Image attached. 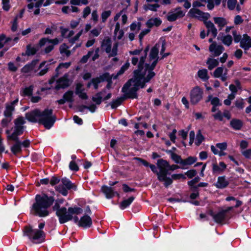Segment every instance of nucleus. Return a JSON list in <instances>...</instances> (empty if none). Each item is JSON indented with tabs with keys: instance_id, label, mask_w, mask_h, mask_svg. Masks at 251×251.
Here are the masks:
<instances>
[{
	"instance_id": "1",
	"label": "nucleus",
	"mask_w": 251,
	"mask_h": 251,
	"mask_svg": "<svg viewBox=\"0 0 251 251\" xmlns=\"http://www.w3.org/2000/svg\"><path fill=\"white\" fill-rule=\"evenodd\" d=\"M160 45L156 44L150 50L149 56L147 53L149 46H147L142 52V50L130 51L129 54L133 55H140V57L133 56L131 63L136 65L138 62V68L133 72V76L123 86L122 91L126 97L131 99L137 98V92L140 88H144L146 83L149 82L155 76L153 71L156 65L159 57Z\"/></svg>"
},
{
	"instance_id": "2",
	"label": "nucleus",
	"mask_w": 251,
	"mask_h": 251,
	"mask_svg": "<svg viewBox=\"0 0 251 251\" xmlns=\"http://www.w3.org/2000/svg\"><path fill=\"white\" fill-rule=\"evenodd\" d=\"M26 119L33 123L38 122L47 129L52 127L56 121L55 116L53 115L51 109H45L43 111L35 109L25 114Z\"/></svg>"
},
{
	"instance_id": "3",
	"label": "nucleus",
	"mask_w": 251,
	"mask_h": 251,
	"mask_svg": "<svg viewBox=\"0 0 251 251\" xmlns=\"http://www.w3.org/2000/svg\"><path fill=\"white\" fill-rule=\"evenodd\" d=\"M54 201V199L52 196H48L45 194L37 195L34 202L31 208V213L39 217H46L49 214L48 208Z\"/></svg>"
},
{
	"instance_id": "4",
	"label": "nucleus",
	"mask_w": 251,
	"mask_h": 251,
	"mask_svg": "<svg viewBox=\"0 0 251 251\" xmlns=\"http://www.w3.org/2000/svg\"><path fill=\"white\" fill-rule=\"evenodd\" d=\"M63 201V199L56 200L52 207V209L56 212V215L58 217L60 224H64L72 220L73 215H78L82 212V209L77 207H69L68 210L66 207H60V204H62Z\"/></svg>"
},
{
	"instance_id": "5",
	"label": "nucleus",
	"mask_w": 251,
	"mask_h": 251,
	"mask_svg": "<svg viewBox=\"0 0 251 251\" xmlns=\"http://www.w3.org/2000/svg\"><path fill=\"white\" fill-rule=\"evenodd\" d=\"M157 166L159 171L157 174V178L160 182H163L164 186L168 187L173 183V180L170 177L167 176L169 163L166 160L160 159L157 160Z\"/></svg>"
},
{
	"instance_id": "6",
	"label": "nucleus",
	"mask_w": 251,
	"mask_h": 251,
	"mask_svg": "<svg viewBox=\"0 0 251 251\" xmlns=\"http://www.w3.org/2000/svg\"><path fill=\"white\" fill-rule=\"evenodd\" d=\"M24 236H26L33 243L38 244L44 241L45 233L42 230L33 229L30 226H26L23 230Z\"/></svg>"
},
{
	"instance_id": "7",
	"label": "nucleus",
	"mask_w": 251,
	"mask_h": 251,
	"mask_svg": "<svg viewBox=\"0 0 251 251\" xmlns=\"http://www.w3.org/2000/svg\"><path fill=\"white\" fill-rule=\"evenodd\" d=\"M232 35L234 42H239L240 47L244 50L245 53H247V50L251 47V38L247 34L242 36L236 30L232 31Z\"/></svg>"
},
{
	"instance_id": "8",
	"label": "nucleus",
	"mask_w": 251,
	"mask_h": 251,
	"mask_svg": "<svg viewBox=\"0 0 251 251\" xmlns=\"http://www.w3.org/2000/svg\"><path fill=\"white\" fill-rule=\"evenodd\" d=\"M61 183L55 187V190L64 196L68 194V190H76V186L66 177L62 178L60 180Z\"/></svg>"
},
{
	"instance_id": "9",
	"label": "nucleus",
	"mask_w": 251,
	"mask_h": 251,
	"mask_svg": "<svg viewBox=\"0 0 251 251\" xmlns=\"http://www.w3.org/2000/svg\"><path fill=\"white\" fill-rule=\"evenodd\" d=\"M25 121L23 117H19L14 120V129L11 135H9L8 138L12 140H17V137L22 134L24 132L25 126L24 125Z\"/></svg>"
},
{
	"instance_id": "10",
	"label": "nucleus",
	"mask_w": 251,
	"mask_h": 251,
	"mask_svg": "<svg viewBox=\"0 0 251 251\" xmlns=\"http://www.w3.org/2000/svg\"><path fill=\"white\" fill-rule=\"evenodd\" d=\"M101 47L109 57L115 56L117 54L118 43H115L111 49V40L109 37L106 36L102 40Z\"/></svg>"
},
{
	"instance_id": "11",
	"label": "nucleus",
	"mask_w": 251,
	"mask_h": 251,
	"mask_svg": "<svg viewBox=\"0 0 251 251\" xmlns=\"http://www.w3.org/2000/svg\"><path fill=\"white\" fill-rule=\"evenodd\" d=\"M59 43V40L56 38L53 39H49L47 38H42L39 42V46L42 47L46 46L44 52L45 54L50 53L54 49V46Z\"/></svg>"
},
{
	"instance_id": "12",
	"label": "nucleus",
	"mask_w": 251,
	"mask_h": 251,
	"mask_svg": "<svg viewBox=\"0 0 251 251\" xmlns=\"http://www.w3.org/2000/svg\"><path fill=\"white\" fill-rule=\"evenodd\" d=\"M203 92L200 87L196 86L190 92V102L192 104L196 105L202 99Z\"/></svg>"
},
{
	"instance_id": "13",
	"label": "nucleus",
	"mask_w": 251,
	"mask_h": 251,
	"mask_svg": "<svg viewBox=\"0 0 251 251\" xmlns=\"http://www.w3.org/2000/svg\"><path fill=\"white\" fill-rule=\"evenodd\" d=\"M188 15L192 18L197 19L203 22L207 20L210 17L208 13L203 12L197 8H191L188 12Z\"/></svg>"
},
{
	"instance_id": "14",
	"label": "nucleus",
	"mask_w": 251,
	"mask_h": 251,
	"mask_svg": "<svg viewBox=\"0 0 251 251\" xmlns=\"http://www.w3.org/2000/svg\"><path fill=\"white\" fill-rule=\"evenodd\" d=\"M38 62V60H34L31 63L27 64L21 69V72L24 74H27L31 73L32 71L36 72L39 69L43 67L45 64V62H42L40 66L37 68L36 67L37 64Z\"/></svg>"
},
{
	"instance_id": "15",
	"label": "nucleus",
	"mask_w": 251,
	"mask_h": 251,
	"mask_svg": "<svg viewBox=\"0 0 251 251\" xmlns=\"http://www.w3.org/2000/svg\"><path fill=\"white\" fill-rule=\"evenodd\" d=\"M72 220H74L75 223H77L78 226L84 228L89 227L92 224V221L91 218L87 215L83 216L79 220L77 216H73Z\"/></svg>"
},
{
	"instance_id": "16",
	"label": "nucleus",
	"mask_w": 251,
	"mask_h": 251,
	"mask_svg": "<svg viewBox=\"0 0 251 251\" xmlns=\"http://www.w3.org/2000/svg\"><path fill=\"white\" fill-rule=\"evenodd\" d=\"M185 12H183L180 7L176 8L174 11L168 13L167 19L170 22H174L178 18L183 17L185 15Z\"/></svg>"
},
{
	"instance_id": "17",
	"label": "nucleus",
	"mask_w": 251,
	"mask_h": 251,
	"mask_svg": "<svg viewBox=\"0 0 251 251\" xmlns=\"http://www.w3.org/2000/svg\"><path fill=\"white\" fill-rule=\"evenodd\" d=\"M109 79V74L105 73L99 77L93 78L91 81L87 84V87H90L91 85H93L95 89L97 90L99 88V84L105 80Z\"/></svg>"
},
{
	"instance_id": "18",
	"label": "nucleus",
	"mask_w": 251,
	"mask_h": 251,
	"mask_svg": "<svg viewBox=\"0 0 251 251\" xmlns=\"http://www.w3.org/2000/svg\"><path fill=\"white\" fill-rule=\"evenodd\" d=\"M68 77L69 75L65 74L62 77L58 79L56 81L55 89L58 90L68 87L70 85V80Z\"/></svg>"
},
{
	"instance_id": "19",
	"label": "nucleus",
	"mask_w": 251,
	"mask_h": 251,
	"mask_svg": "<svg viewBox=\"0 0 251 251\" xmlns=\"http://www.w3.org/2000/svg\"><path fill=\"white\" fill-rule=\"evenodd\" d=\"M19 40L18 37L12 39L11 37H7L4 34L0 35V49H1L4 45L7 44L9 47L13 46Z\"/></svg>"
},
{
	"instance_id": "20",
	"label": "nucleus",
	"mask_w": 251,
	"mask_h": 251,
	"mask_svg": "<svg viewBox=\"0 0 251 251\" xmlns=\"http://www.w3.org/2000/svg\"><path fill=\"white\" fill-rule=\"evenodd\" d=\"M209 51L213 56H219L224 50V48L222 45H218L216 42H213L209 47Z\"/></svg>"
},
{
	"instance_id": "21",
	"label": "nucleus",
	"mask_w": 251,
	"mask_h": 251,
	"mask_svg": "<svg viewBox=\"0 0 251 251\" xmlns=\"http://www.w3.org/2000/svg\"><path fill=\"white\" fill-rule=\"evenodd\" d=\"M71 65V62H66V63H60L58 66L56 68L55 72L56 75L55 76L52 77L49 81V83L50 84L53 83L56 77H57L58 75L61 74L64 71V69H66L68 68Z\"/></svg>"
},
{
	"instance_id": "22",
	"label": "nucleus",
	"mask_w": 251,
	"mask_h": 251,
	"mask_svg": "<svg viewBox=\"0 0 251 251\" xmlns=\"http://www.w3.org/2000/svg\"><path fill=\"white\" fill-rule=\"evenodd\" d=\"M227 72L226 69L223 67H218L213 72V76L216 78H220L222 81H225L227 78Z\"/></svg>"
},
{
	"instance_id": "23",
	"label": "nucleus",
	"mask_w": 251,
	"mask_h": 251,
	"mask_svg": "<svg viewBox=\"0 0 251 251\" xmlns=\"http://www.w3.org/2000/svg\"><path fill=\"white\" fill-rule=\"evenodd\" d=\"M39 45H27L26 47L25 51L22 53V56H29L35 55L39 50Z\"/></svg>"
},
{
	"instance_id": "24",
	"label": "nucleus",
	"mask_w": 251,
	"mask_h": 251,
	"mask_svg": "<svg viewBox=\"0 0 251 251\" xmlns=\"http://www.w3.org/2000/svg\"><path fill=\"white\" fill-rule=\"evenodd\" d=\"M44 0H28L30 3L27 5V7L29 9H32L34 6L39 7L41 6L43 3ZM50 4L49 0H46L44 3V6H46Z\"/></svg>"
},
{
	"instance_id": "25",
	"label": "nucleus",
	"mask_w": 251,
	"mask_h": 251,
	"mask_svg": "<svg viewBox=\"0 0 251 251\" xmlns=\"http://www.w3.org/2000/svg\"><path fill=\"white\" fill-rule=\"evenodd\" d=\"M204 24L207 28V35H208L209 33L211 32L213 37H215L217 35L218 32L213 23L210 21L206 20L204 22Z\"/></svg>"
},
{
	"instance_id": "26",
	"label": "nucleus",
	"mask_w": 251,
	"mask_h": 251,
	"mask_svg": "<svg viewBox=\"0 0 251 251\" xmlns=\"http://www.w3.org/2000/svg\"><path fill=\"white\" fill-rule=\"evenodd\" d=\"M226 168V164L223 162H220L219 165L217 163L212 164V172L213 174L221 173Z\"/></svg>"
},
{
	"instance_id": "27",
	"label": "nucleus",
	"mask_w": 251,
	"mask_h": 251,
	"mask_svg": "<svg viewBox=\"0 0 251 251\" xmlns=\"http://www.w3.org/2000/svg\"><path fill=\"white\" fill-rule=\"evenodd\" d=\"M210 215L213 217L214 221L217 223H220L223 221L225 218V212L223 210L216 214H214L212 212L210 213Z\"/></svg>"
},
{
	"instance_id": "28",
	"label": "nucleus",
	"mask_w": 251,
	"mask_h": 251,
	"mask_svg": "<svg viewBox=\"0 0 251 251\" xmlns=\"http://www.w3.org/2000/svg\"><path fill=\"white\" fill-rule=\"evenodd\" d=\"M124 34V31L120 29V25L119 22H117L114 26V36L118 40H121Z\"/></svg>"
},
{
	"instance_id": "29",
	"label": "nucleus",
	"mask_w": 251,
	"mask_h": 251,
	"mask_svg": "<svg viewBox=\"0 0 251 251\" xmlns=\"http://www.w3.org/2000/svg\"><path fill=\"white\" fill-rule=\"evenodd\" d=\"M82 85L78 84L76 87L75 94L82 100H87L88 98L87 94L84 91V89H81Z\"/></svg>"
},
{
	"instance_id": "30",
	"label": "nucleus",
	"mask_w": 251,
	"mask_h": 251,
	"mask_svg": "<svg viewBox=\"0 0 251 251\" xmlns=\"http://www.w3.org/2000/svg\"><path fill=\"white\" fill-rule=\"evenodd\" d=\"M228 184V182L224 176H220L215 185L218 188L222 189L226 187Z\"/></svg>"
},
{
	"instance_id": "31",
	"label": "nucleus",
	"mask_w": 251,
	"mask_h": 251,
	"mask_svg": "<svg viewBox=\"0 0 251 251\" xmlns=\"http://www.w3.org/2000/svg\"><path fill=\"white\" fill-rule=\"evenodd\" d=\"M213 21L215 24L218 25L220 30L227 24V20L222 17H214Z\"/></svg>"
},
{
	"instance_id": "32",
	"label": "nucleus",
	"mask_w": 251,
	"mask_h": 251,
	"mask_svg": "<svg viewBox=\"0 0 251 251\" xmlns=\"http://www.w3.org/2000/svg\"><path fill=\"white\" fill-rule=\"evenodd\" d=\"M162 23L161 20L158 18H152L149 19L146 23L147 26L151 28L153 26H158Z\"/></svg>"
},
{
	"instance_id": "33",
	"label": "nucleus",
	"mask_w": 251,
	"mask_h": 251,
	"mask_svg": "<svg viewBox=\"0 0 251 251\" xmlns=\"http://www.w3.org/2000/svg\"><path fill=\"white\" fill-rule=\"evenodd\" d=\"M230 126L235 130L241 129L243 126V122L239 119H233L230 122Z\"/></svg>"
},
{
	"instance_id": "34",
	"label": "nucleus",
	"mask_w": 251,
	"mask_h": 251,
	"mask_svg": "<svg viewBox=\"0 0 251 251\" xmlns=\"http://www.w3.org/2000/svg\"><path fill=\"white\" fill-rule=\"evenodd\" d=\"M13 141L15 142V143L11 147V151L14 154H16L22 151L21 142L19 140L18 137L17 140Z\"/></svg>"
},
{
	"instance_id": "35",
	"label": "nucleus",
	"mask_w": 251,
	"mask_h": 251,
	"mask_svg": "<svg viewBox=\"0 0 251 251\" xmlns=\"http://www.w3.org/2000/svg\"><path fill=\"white\" fill-rule=\"evenodd\" d=\"M166 152L170 154L171 159L176 163H179L182 165L183 159L181 158L180 155L175 153L171 150L167 151Z\"/></svg>"
},
{
	"instance_id": "36",
	"label": "nucleus",
	"mask_w": 251,
	"mask_h": 251,
	"mask_svg": "<svg viewBox=\"0 0 251 251\" xmlns=\"http://www.w3.org/2000/svg\"><path fill=\"white\" fill-rule=\"evenodd\" d=\"M102 191L104 193L106 197L108 199L114 197L116 192H114L113 189L107 186H103L101 188Z\"/></svg>"
},
{
	"instance_id": "37",
	"label": "nucleus",
	"mask_w": 251,
	"mask_h": 251,
	"mask_svg": "<svg viewBox=\"0 0 251 251\" xmlns=\"http://www.w3.org/2000/svg\"><path fill=\"white\" fill-rule=\"evenodd\" d=\"M208 69L212 70L219 65V61L213 58H208L206 61Z\"/></svg>"
},
{
	"instance_id": "38",
	"label": "nucleus",
	"mask_w": 251,
	"mask_h": 251,
	"mask_svg": "<svg viewBox=\"0 0 251 251\" xmlns=\"http://www.w3.org/2000/svg\"><path fill=\"white\" fill-rule=\"evenodd\" d=\"M105 93V90H102L101 92L97 93L94 97H92V100L97 104L100 105L102 100V94Z\"/></svg>"
},
{
	"instance_id": "39",
	"label": "nucleus",
	"mask_w": 251,
	"mask_h": 251,
	"mask_svg": "<svg viewBox=\"0 0 251 251\" xmlns=\"http://www.w3.org/2000/svg\"><path fill=\"white\" fill-rule=\"evenodd\" d=\"M227 6L230 10H234L236 7L238 11L240 10L239 6L237 4V0H228L227 1Z\"/></svg>"
},
{
	"instance_id": "40",
	"label": "nucleus",
	"mask_w": 251,
	"mask_h": 251,
	"mask_svg": "<svg viewBox=\"0 0 251 251\" xmlns=\"http://www.w3.org/2000/svg\"><path fill=\"white\" fill-rule=\"evenodd\" d=\"M220 40L224 45L229 46L232 43L233 38L231 35H226L222 36Z\"/></svg>"
},
{
	"instance_id": "41",
	"label": "nucleus",
	"mask_w": 251,
	"mask_h": 251,
	"mask_svg": "<svg viewBox=\"0 0 251 251\" xmlns=\"http://www.w3.org/2000/svg\"><path fill=\"white\" fill-rule=\"evenodd\" d=\"M68 49L69 47L65 44H62L59 47L60 53L67 57H69L71 55V51Z\"/></svg>"
},
{
	"instance_id": "42",
	"label": "nucleus",
	"mask_w": 251,
	"mask_h": 251,
	"mask_svg": "<svg viewBox=\"0 0 251 251\" xmlns=\"http://www.w3.org/2000/svg\"><path fill=\"white\" fill-rule=\"evenodd\" d=\"M33 90V86L31 85L29 87L23 88L21 91V95L22 96H30L32 95Z\"/></svg>"
},
{
	"instance_id": "43",
	"label": "nucleus",
	"mask_w": 251,
	"mask_h": 251,
	"mask_svg": "<svg viewBox=\"0 0 251 251\" xmlns=\"http://www.w3.org/2000/svg\"><path fill=\"white\" fill-rule=\"evenodd\" d=\"M134 200V198L133 197H131L128 199L123 201L120 204V208L121 209H124L126 208L132 203Z\"/></svg>"
},
{
	"instance_id": "44",
	"label": "nucleus",
	"mask_w": 251,
	"mask_h": 251,
	"mask_svg": "<svg viewBox=\"0 0 251 251\" xmlns=\"http://www.w3.org/2000/svg\"><path fill=\"white\" fill-rule=\"evenodd\" d=\"M197 159L196 157L189 156L185 159L183 160L182 165L185 166L190 165L196 162Z\"/></svg>"
},
{
	"instance_id": "45",
	"label": "nucleus",
	"mask_w": 251,
	"mask_h": 251,
	"mask_svg": "<svg viewBox=\"0 0 251 251\" xmlns=\"http://www.w3.org/2000/svg\"><path fill=\"white\" fill-rule=\"evenodd\" d=\"M207 101H210L211 104L213 106L221 105V103L220 102V100L217 97H213L211 95L208 96Z\"/></svg>"
},
{
	"instance_id": "46",
	"label": "nucleus",
	"mask_w": 251,
	"mask_h": 251,
	"mask_svg": "<svg viewBox=\"0 0 251 251\" xmlns=\"http://www.w3.org/2000/svg\"><path fill=\"white\" fill-rule=\"evenodd\" d=\"M198 75L199 77L203 81H206L209 78L206 69L200 70L198 72Z\"/></svg>"
},
{
	"instance_id": "47",
	"label": "nucleus",
	"mask_w": 251,
	"mask_h": 251,
	"mask_svg": "<svg viewBox=\"0 0 251 251\" xmlns=\"http://www.w3.org/2000/svg\"><path fill=\"white\" fill-rule=\"evenodd\" d=\"M14 110V106L12 104H7L4 112L5 116L7 118L10 117Z\"/></svg>"
},
{
	"instance_id": "48",
	"label": "nucleus",
	"mask_w": 251,
	"mask_h": 251,
	"mask_svg": "<svg viewBox=\"0 0 251 251\" xmlns=\"http://www.w3.org/2000/svg\"><path fill=\"white\" fill-rule=\"evenodd\" d=\"M111 15V11L110 10L103 11L100 15L102 23H104Z\"/></svg>"
},
{
	"instance_id": "49",
	"label": "nucleus",
	"mask_w": 251,
	"mask_h": 251,
	"mask_svg": "<svg viewBox=\"0 0 251 251\" xmlns=\"http://www.w3.org/2000/svg\"><path fill=\"white\" fill-rule=\"evenodd\" d=\"M74 92L72 91H68L63 95V98L66 101L72 102L73 101Z\"/></svg>"
},
{
	"instance_id": "50",
	"label": "nucleus",
	"mask_w": 251,
	"mask_h": 251,
	"mask_svg": "<svg viewBox=\"0 0 251 251\" xmlns=\"http://www.w3.org/2000/svg\"><path fill=\"white\" fill-rule=\"evenodd\" d=\"M200 177L199 176H197L192 179L191 181H189L188 182V184L192 187L193 189H197V186H196L195 184L198 183L200 181Z\"/></svg>"
},
{
	"instance_id": "51",
	"label": "nucleus",
	"mask_w": 251,
	"mask_h": 251,
	"mask_svg": "<svg viewBox=\"0 0 251 251\" xmlns=\"http://www.w3.org/2000/svg\"><path fill=\"white\" fill-rule=\"evenodd\" d=\"M235 105L237 108L239 109H243L245 106L244 100L243 99H237L235 101Z\"/></svg>"
},
{
	"instance_id": "52",
	"label": "nucleus",
	"mask_w": 251,
	"mask_h": 251,
	"mask_svg": "<svg viewBox=\"0 0 251 251\" xmlns=\"http://www.w3.org/2000/svg\"><path fill=\"white\" fill-rule=\"evenodd\" d=\"M159 7V5L157 4H148L145 5V9L146 10H150L153 11H156L157 9Z\"/></svg>"
},
{
	"instance_id": "53",
	"label": "nucleus",
	"mask_w": 251,
	"mask_h": 251,
	"mask_svg": "<svg viewBox=\"0 0 251 251\" xmlns=\"http://www.w3.org/2000/svg\"><path fill=\"white\" fill-rule=\"evenodd\" d=\"M130 64L129 62H126L124 65L122 66L120 70L117 74V75H120L124 73V72L129 68Z\"/></svg>"
},
{
	"instance_id": "54",
	"label": "nucleus",
	"mask_w": 251,
	"mask_h": 251,
	"mask_svg": "<svg viewBox=\"0 0 251 251\" xmlns=\"http://www.w3.org/2000/svg\"><path fill=\"white\" fill-rule=\"evenodd\" d=\"M212 116L215 120H218L219 121H223V113L220 110H217V111L213 114Z\"/></svg>"
},
{
	"instance_id": "55",
	"label": "nucleus",
	"mask_w": 251,
	"mask_h": 251,
	"mask_svg": "<svg viewBox=\"0 0 251 251\" xmlns=\"http://www.w3.org/2000/svg\"><path fill=\"white\" fill-rule=\"evenodd\" d=\"M203 140H204V137L202 136V135L201 134L200 131H199V133H197V134L195 144H196L197 146H199L201 143V142L203 141Z\"/></svg>"
},
{
	"instance_id": "56",
	"label": "nucleus",
	"mask_w": 251,
	"mask_h": 251,
	"mask_svg": "<svg viewBox=\"0 0 251 251\" xmlns=\"http://www.w3.org/2000/svg\"><path fill=\"white\" fill-rule=\"evenodd\" d=\"M123 100L122 98H119L113 101L111 104V108L113 109L116 108L121 104Z\"/></svg>"
},
{
	"instance_id": "57",
	"label": "nucleus",
	"mask_w": 251,
	"mask_h": 251,
	"mask_svg": "<svg viewBox=\"0 0 251 251\" xmlns=\"http://www.w3.org/2000/svg\"><path fill=\"white\" fill-rule=\"evenodd\" d=\"M93 52V50H90L88 52V53L86 55H84L80 60L81 63H85L87 62L89 58L92 55Z\"/></svg>"
},
{
	"instance_id": "58",
	"label": "nucleus",
	"mask_w": 251,
	"mask_h": 251,
	"mask_svg": "<svg viewBox=\"0 0 251 251\" xmlns=\"http://www.w3.org/2000/svg\"><path fill=\"white\" fill-rule=\"evenodd\" d=\"M141 27V24L138 23V24H136V23H133L130 25V28L131 30L135 31L136 30L137 31H139Z\"/></svg>"
},
{
	"instance_id": "59",
	"label": "nucleus",
	"mask_w": 251,
	"mask_h": 251,
	"mask_svg": "<svg viewBox=\"0 0 251 251\" xmlns=\"http://www.w3.org/2000/svg\"><path fill=\"white\" fill-rule=\"evenodd\" d=\"M134 159L137 160L139 163L142 164L145 167H148L150 165V163L148 162L141 158L135 157Z\"/></svg>"
},
{
	"instance_id": "60",
	"label": "nucleus",
	"mask_w": 251,
	"mask_h": 251,
	"mask_svg": "<svg viewBox=\"0 0 251 251\" xmlns=\"http://www.w3.org/2000/svg\"><path fill=\"white\" fill-rule=\"evenodd\" d=\"M60 180L58 177L53 176L51 177L50 179V184L51 185L54 186L58 184Z\"/></svg>"
},
{
	"instance_id": "61",
	"label": "nucleus",
	"mask_w": 251,
	"mask_h": 251,
	"mask_svg": "<svg viewBox=\"0 0 251 251\" xmlns=\"http://www.w3.org/2000/svg\"><path fill=\"white\" fill-rule=\"evenodd\" d=\"M98 15L97 10H93L91 14V19L95 23H97L98 21Z\"/></svg>"
},
{
	"instance_id": "62",
	"label": "nucleus",
	"mask_w": 251,
	"mask_h": 251,
	"mask_svg": "<svg viewBox=\"0 0 251 251\" xmlns=\"http://www.w3.org/2000/svg\"><path fill=\"white\" fill-rule=\"evenodd\" d=\"M101 28H94L91 31V34L95 37L98 36L101 33Z\"/></svg>"
},
{
	"instance_id": "63",
	"label": "nucleus",
	"mask_w": 251,
	"mask_h": 251,
	"mask_svg": "<svg viewBox=\"0 0 251 251\" xmlns=\"http://www.w3.org/2000/svg\"><path fill=\"white\" fill-rule=\"evenodd\" d=\"M8 67L9 70L14 72H16L18 68V67L16 66L13 62H11L8 63Z\"/></svg>"
},
{
	"instance_id": "64",
	"label": "nucleus",
	"mask_w": 251,
	"mask_h": 251,
	"mask_svg": "<svg viewBox=\"0 0 251 251\" xmlns=\"http://www.w3.org/2000/svg\"><path fill=\"white\" fill-rule=\"evenodd\" d=\"M242 154L247 158L251 157V149L246 150L242 152Z\"/></svg>"
}]
</instances>
